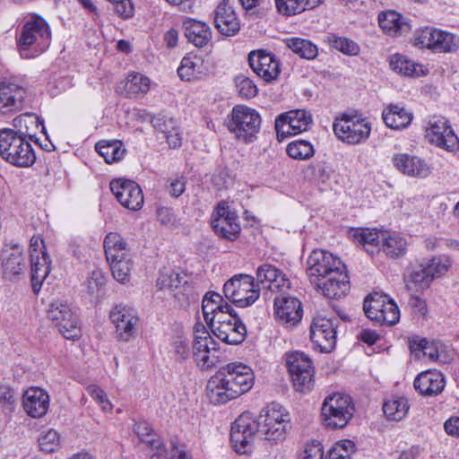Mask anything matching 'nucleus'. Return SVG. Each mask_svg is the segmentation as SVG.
Here are the masks:
<instances>
[{
  "instance_id": "obj_50",
  "label": "nucleus",
  "mask_w": 459,
  "mask_h": 459,
  "mask_svg": "<svg viewBox=\"0 0 459 459\" xmlns=\"http://www.w3.org/2000/svg\"><path fill=\"white\" fill-rule=\"evenodd\" d=\"M388 298L389 297L387 295L377 292L368 295L365 299L363 305V309L367 317L371 321L376 322L379 315L378 313L381 312V309Z\"/></svg>"
},
{
  "instance_id": "obj_62",
  "label": "nucleus",
  "mask_w": 459,
  "mask_h": 459,
  "mask_svg": "<svg viewBox=\"0 0 459 459\" xmlns=\"http://www.w3.org/2000/svg\"><path fill=\"white\" fill-rule=\"evenodd\" d=\"M440 30L433 28H425L420 31L415 38V45L429 48L435 51L436 39L438 37Z\"/></svg>"
},
{
  "instance_id": "obj_3",
  "label": "nucleus",
  "mask_w": 459,
  "mask_h": 459,
  "mask_svg": "<svg viewBox=\"0 0 459 459\" xmlns=\"http://www.w3.org/2000/svg\"><path fill=\"white\" fill-rule=\"evenodd\" d=\"M0 156L17 167H30L36 160L30 143L10 128L0 130Z\"/></svg>"
},
{
  "instance_id": "obj_57",
  "label": "nucleus",
  "mask_w": 459,
  "mask_h": 459,
  "mask_svg": "<svg viewBox=\"0 0 459 459\" xmlns=\"http://www.w3.org/2000/svg\"><path fill=\"white\" fill-rule=\"evenodd\" d=\"M184 276H181L178 273L174 271H164L161 272L160 277L157 280V284L160 289H178L182 284L186 283Z\"/></svg>"
},
{
  "instance_id": "obj_63",
  "label": "nucleus",
  "mask_w": 459,
  "mask_h": 459,
  "mask_svg": "<svg viewBox=\"0 0 459 459\" xmlns=\"http://www.w3.org/2000/svg\"><path fill=\"white\" fill-rule=\"evenodd\" d=\"M173 351L177 361L186 360L190 356L188 342L183 336H177L173 341Z\"/></svg>"
},
{
  "instance_id": "obj_29",
  "label": "nucleus",
  "mask_w": 459,
  "mask_h": 459,
  "mask_svg": "<svg viewBox=\"0 0 459 459\" xmlns=\"http://www.w3.org/2000/svg\"><path fill=\"white\" fill-rule=\"evenodd\" d=\"M22 406L31 418H41L49 408V395L39 387H30L23 394Z\"/></svg>"
},
{
  "instance_id": "obj_8",
  "label": "nucleus",
  "mask_w": 459,
  "mask_h": 459,
  "mask_svg": "<svg viewBox=\"0 0 459 459\" xmlns=\"http://www.w3.org/2000/svg\"><path fill=\"white\" fill-rule=\"evenodd\" d=\"M351 398L344 394L335 393L327 396L322 405V416L327 427L342 429L354 413Z\"/></svg>"
},
{
  "instance_id": "obj_38",
  "label": "nucleus",
  "mask_w": 459,
  "mask_h": 459,
  "mask_svg": "<svg viewBox=\"0 0 459 459\" xmlns=\"http://www.w3.org/2000/svg\"><path fill=\"white\" fill-rule=\"evenodd\" d=\"M103 247L107 261L130 255L127 244L117 232H109L104 238Z\"/></svg>"
},
{
  "instance_id": "obj_24",
  "label": "nucleus",
  "mask_w": 459,
  "mask_h": 459,
  "mask_svg": "<svg viewBox=\"0 0 459 459\" xmlns=\"http://www.w3.org/2000/svg\"><path fill=\"white\" fill-rule=\"evenodd\" d=\"M26 90L20 84L5 80L0 82V112L7 114L22 108Z\"/></svg>"
},
{
  "instance_id": "obj_51",
  "label": "nucleus",
  "mask_w": 459,
  "mask_h": 459,
  "mask_svg": "<svg viewBox=\"0 0 459 459\" xmlns=\"http://www.w3.org/2000/svg\"><path fill=\"white\" fill-rule=\"evenodd\" d=\"M422 264L432 281L445 275L452 264L450 258L446 255L435 256Z\"/></svg>"
},
{
  "instance_id": "obj_7",
  "label": "nucleus",
  "mask_w": 459,
  "mask_h": 459,
  "mask_svg": "<svg viewBox=\"0 0 459 459\" xmlns=\"http://www.w3.org/2000/svg\"><path fill=\"white\" fill-rule=\"evenodd\" d=\"M333 129L340 141L355 145L365 143L369 138L371 125L366 118L342 114L334 119Z\"/></svg>"
},
{
  "instance_id": "obj_30",
  "label": "nucleus",
  "mask_w": 459,
  "mask_h": 459,
  "mask_svg": "<svg viewBox=\"0 0 459 459\" xmlns=\"http://www.w3.org/2000/svg\"><path fill=\"white\" fill-rule=\"evenodd\" d=\"M446 379L444 375L437 370L421 372L414 379V388L422 395L436 396L445 388Z\"/></svg>"
},
{
  "instance_id": "obj_2",
  "label": "nucleus",
  "mask_w": 459,
  "mask_h": 459,
  "mask_svg": "<svg viewBox=\"0 0 459 459\" xmlns=\"http://www.w3.org/2000/svg\"><path fill=\"white\" fill-rule=\"evenodd\" d=\"M51 32L47 22L34 15L25 22L18 39L20 54L23 58H33L43 53L50 45Z\"/></svg>"
},
{
  "instance_id": "obj_42",
  "label": "nucleus",
  "mask_w": 459,
  "mask_h": 459,
  "mask_svg": "<svg viewBox=\"0 0 459 459\" xmlns=\"http://www.w3.org/2000/svg\"><path fill=\"white\" fill-rule=\"evenodd\" d=\"M95 149L108 164L120 161L126 154V149L121 141L101 140L96 143Z\"/></svg>"
},
{
  "instance_id": "obj_39",
  "label": "nucleus",
  "mask_w": 459,
  "mask_h": 459,
  "mask_svg": "<svg viewBox=\"0 0 459 459\" xmlns=\"http://www.w3.org/2000/svg\"><path fill=\"white\" fill-rule=\"evenodd\" d=\"M277 12L284 16H292L318 6L321 0H274Z\"/></svg>"
},
{
  "instance_id": "obj_56",
  "label": "nucleus",
  "mask_w": 459,
  "mask_h": 459,
  "mask_svg": "<svg viewBox=\"0 0 459 459\" xmlns=\"http://www.w3.org/2000/svg\"><path fill=\"white\" fill-rule=\"evenodd\" d=\"M329 42L333 48L345 55L357 56L359 53V45L348 38L333 35L329 39Z\"/></svg>"
},
{
  "instance_id": "obj_19",
  "label": "nucleus",
  "mask_w": 459,
  "mask_h": 459,
  "mask_svg": "<svg viewBox=\"0 0 459 459\" xmlns=\"http://www.w3.org/2000/svg\"><path fill=\"white\" fill-rule=\"evenodd\" d=\"M335 320L317 316L310 325V338L322 352H331L336 344Z\"/></svg>"
},
{
  "instance_id": "obj_45",
  "label": "nucleus",
  "mask_w": 459,
  "mask_h": 459,
  "mask_svg": "<svg viewBox=\"0 0 459 459\" xmlns=\"http://www.w3.org/2000/svg\"><path fill=\"white\" fill-rule=\"evenodd\" d=\"M380 247L387 256L396 258L406 253L407 242L403 237L397 234L387 236L385 234H382Z\"/></svg>"
},
{
  "instance_id": "obj_11",
  "label": "nucleus",
  "mask_w": 459,
  "mask_h": 459,
  "mask_svg": "<svg viewBox=\"0 0 459 459\" xmlns=\"http://www.w3.org/2000/svg\"><path fill=\"white\" fill-rule=\"evenodd\" d=\"M286 366L296 391L305 393L314 386V367L310 358L303 352L286 355Z\"/></svg>"
},
{
  "instance_id": "obj_10",
  "label": "nucleus",
  "mask_w": 459,
  "mask_h": 459,
  "mask_svg": "<svg viewBox=\"0 0 459 459\" xmlns=\"http://www.w3.org/2000/svg\"><path fill=\"white\" fill-rule=\"evenodd\" d=\"M261 433L259 422L248 412L240 414L231 425L230 442L238 454H247L254 446L255 437Z\"/></svg>"
},
{
  "instance_id": "obj_37",
  "label": "nucleus",
  "mask_w": 459,
  "mask_h": 459,
  "mask_svg": "<svg viewBox=\"0 0 459 459\" xmlns=\"http://www.w3.org/2000/svg\"><path fill=\"white\" fill-rule=\"evenodd\" d=\"M389 66L394 72L403 76L418 77L424 74L421 65L401 54H394L390 56Z\"/></svg>"
},
{
  "instance_id": "obj_23",
  "label": "nucleus",
  "mask_w": 459,
  "mask_h": 459,
  "mask_svg": "<svg viewBox=\"0 0 459 459\" xmlns=\"http://www.w3.org/2000/svg\"><path fill=\"white\" fill-rule=\"evenodd\" d=\"M4 276L15 280L26 268V261L22 247L18 244L5 245L1 254Z\"/></svg>"
},
{
  "instance_id": "obj_15",
  "label": "nucleus",
  "mask_w": 459,
  "mask_h": 459,
  "mask_svg": "<svg viewBox=\"0 0 459 459\" xmlns=\"http://www.w3.org/2000/svg\"><path fill=\"white\" fill-rule=\"evenodd\" d=\"M111 322L115 325L118 341L127 342L135 338L139 326L137 312L131 307L117 305L109 313Z\"/></svg>"
},
{
  "instance_id": "obj_35",
  "label": "nucleus",
  "mask_w": 459,
  "mask_h": 459,
  "mask_svg": "<svg viewBox=\"0 0 459 459\" xmlns=\"http://www.w3.org/2000/svg\"><path fill=\"white\" fill-rule=\"evenodd\" d=\"M13 125L14 133L24 137L26 140L33 139L39 126L42 131H45V127L39 120V117L32 113H25L16 117L13 121Z\"/></svg>"
},
{
  "instance_id": "obj_34",
  "label": "nucleus",
  "mask_w": 459,
  "mask_h": 459,
  "mask_svg": "<svg viewBox=\"0 0 459 459\" xmlns=\"http://www.w3.org/2000/svg\"><path fill=\"white\" fill-rule=\"evenodd\" d=\"M382 118L386 126L399 130L406 128L411 122L412 113L398 104H389L382 112Z\"/></svg>"
},
{
  "instance_id": "obj_52",
  "label": "nucleus",
  "mask_w": 459,
  "mask_h": 459,
  "mask_svg": "<svg viewBox=\"0 0 459 459\" xmlns=\"http://www.w3.org/2000/svg\"><path fill=\"white\" fill-rule=\"evenodd\" d=\"M459 49V36L440 30L436 39L435 52L455 53Z\"/></svg>"
},
{
  "instance_id": "obj_21",
  "label": "nucleus",
  "mask_w": 459,
  "mask_h": 459,
  "mask_svg": "<svg viewBox=\"0 0 459 459\" xmlns=\"http://www.w3.org/2000/svg\"><path fill=\"white\" fill-rule=\"evenodd\" d=\"M255 282L260 290L267 289L273 292H284L290 288V281L286 274L270 264H264L256 269Z\"/></svg>"
},
{
  "instance_id": "obj_28",
  "label": "nucleus",
  "mask_w": 459,
  "mask_h": 459,
  "mask_svg": "<svg viewBox=\"0 0 459 459\" xmlns=\"http://www.w3.org/2000/svg\"><path fill=\"white\" fill-rule=\"evenodd\" d=\"M214 24L224 36H234L239 31V20L228 1H222L217 5L214 11Z\"/></svg>"
},
{
  "instance_id": "obj_41",
  "label": "nucleus",
  "mask_w": 459,
  "mask_h": 459,
  "mask_svg": "<svg viewBox=\"0 0 459 459\" xmlns=\"http://www.w3.org/2000/svg\"><path fill=\"white\" fill-rule=\"evenodd\" d=\"M283 42L300 58L313 60L318 55L317 46L307 39L292 37L283 39Z\"/></svg>"
},
{
  "instance_id": "obj_9",
  "label": "nucleus",
  "mask_w": 459,
  "mask_h": 459,
  "mask_svg": "<svg viewBox=\"0 0 459 459\" xmlns=\"http://www.w3.org/2000/svg\"><path fill=\"white\" fill-rule=\"evenodd\" d=\"M225 297L238 307H246L258 299L260 289L255 278L249 274H237L228 280L223 286Z\"/></svg>"
},
{
  "instance_id": "obj_32",
  "label": "nucleus",
  "mask_w": 459,
  "mask_h": 459,
  "mask_svg": "<svg viewBox=\"0 0 459 459\" xmlns=\"http://www.w3.org/2000/svg\"><path fill=\"white\" fill-rule=\"evenodd\" d=\"M183 29L187 40L197 48L206 46L212 39L211 28L201 21L187 18L183 22Z\"/></svg>"
},
{
  "instance_id": "obj_26",
  "label": "nucleus",
  "mask_w": 459,
  "mask_h": 459,
  "mask_svg": "<svg viewBox=\"0 0 459 459\" xmlns=\"http://www.w3.org/2000/svg\"><path fill=\"white\" fill-rule=\"evenodd\" d=\"M315 284L329 299L342 298L350 290V281L345 267L333 271V273Z\"/></svg>"
},
{
  "instance_id": "obj_14",
  "label": "nucleus",
  "mask_w": 459,
  "mask_h": 459,
  "mask_svg": "<svg viewBox=\"0 0 459 459\" xmlns=\"http://www.w3.org/2000/svg\"><path fill=\"white\" fill-rule=\"evenodd\" d=\"M212 227L219 237L230 241L238 239L241 231L238 216L225 201L220 202L213 212Z\"/></svg>"
},
{
  "instance_id": "obj_60",
  "label": "nucleus",
  "mask_w": 459,
  "mask_h": 459,
  "mask_svg": "<svg viewBox=\"0 0 459 459\" xmlns=\"http://www.w3.org/2000/svg\"><path fill=\"white\" fill-rule=\"evenodd\" d=\"M153 453L150 459H190L185 451L178 450L175 444L172 446V455H169L165 448L162 440L159 446H152Z\"/></svg>"
},
{
  "instance_id": "obj_27",
  "label": "nucleus",
  "mask_w": 459,
  "mask_h": 459,
  "mask_svg": "<svg viewBox=\"0 0 459 459\" xmlns=\"http://www.w3.org/2000/svg\"><path fill=\"white\" fill-rule=\"evenodd\" d=\"M394 166L403 175L425 178L431 173V167L425 160L406 153H397L393 157Z\"/></svg>"
},
{
  "instance_id": "obj_47",
  "label": "nucleus",
  "mask_w": 459,
  "mask_h": 459,
  "mask_svg": "<svg viewBox=\"0 0 459 459\" xmlns=\"http://www.w3.org/2000/svg\"><path fill=\"white\" fill-rule=\"evenodd\" d=\"M133 431L139 440L146 444L150 448L152 446H159L160 444V437L146 420L136 421L134 424Z\"/></svg>"
},
{
  "instance_id": "obj_49",
  "label": "nucleus",
  "mask_w": 459,
  "mask_h": 459,
  "mask_svg": "<svg viewBox=\"0 0 459 459\" xmlns=\"http://www.w3.org/2000/svg\"><path fill=\"white\" fill-rule=\"evenodd\" d=\"M203 65V60L197 56H186L183 57L179 67L178 68V76L185 81H190L202 72L200 68Z\"/></svg>"
},
{
  "instance_id": "obj_22",
  "label": "nucleus",
  "mask_w": 459,
  "mask_h": 459,
  "mask_svg": "<svg viewBox=\"0 0 459 459\" xmlns=\"http://www.w3.org/2000/svg\"><path fill=\"white\" fill-rule=\"evenodd\" d=\"M248 63L252 70L267 82L275 80L280 74L279 62L265 50L252 51L248 55Z\"/></svg>"
},
{
  "instance_id": "obj_4",
  "label": "nucleus",
  "mask_w": 459,
  "mask_h": 459,
  "mask_svg": "<svg viewBox=\"0 0 459 459\" xmlns=\"http://www.w3.org/2000/svg\"><path fill=\"white\" fill-rule=\"evenodd\" d=\"M261 123V117L255 108L237 105L228 116L227 127L239 141L252 143L257 138Z\"/></svg>"
},
{
  "instance_id": "obj_44",
  "label": "nucleus",
  "mask_w": 459,
  "mask_h": 459,
  "mask_svg": "<svg viewBox=\"0 0 459 459\" xmlns=\"http://www.w3.org/2000/svg\"><path fill=\"white\" fill-rule=\"evenodd\" d=\"M409 403L404 397H394L386 400L383 404V411L389 420H402L409 411Z\"/></svg>"
},
{
  "instance_id": "obj_13",
  "label": "nucleus",
  "mask_w": 459,
  "mask_h": 459,
  "mask_svg": "<svg viewBox=\"0 0 459 459\" xmlns=\"http://www.w3.org/2000/svg\"><path fill=\"white\" fill-rule=\"evenodd\" d=\"M48 318L58 328L65 339L80 338L81 328L78 316L67 302L63 300L52 302L48 310Z\"/></svg>"
},
{
  "instance_id": "obj_33",
  "label": "nucleus",
  "mask_w": 459,
  "mask_h": 459,
  "mask_svg": "<svg viewBox=\"0 0 459 459\" xmlns=\"http://www.w3.org/2000/svg\"><path fill=\"white\" fill-rule=\"evenodd\" d=\"M51 259L48 252L40 255H30L31 286L35 293H38L41 285L50 272Z\"/></svg>"
},
{
  "instance_id": "obj_18",
  "label": "nucleus",
  "mask_w": 459,
  "mask_h": 459,
  "mask_svg": "<svg viewBox=\"0 0 459 459\" xmlns=\"http://www.w3.org/2000/svg\"><path fill=\"white\" fill-rule=\"evenodd\" d=\"M111 192L124 207L138 211L143 204V195L140 186L133 180L117 178L109 184Z\"/></svg>"
},
{
  "instance_id": "obj_6",
  "label": "nucleus",
  "mask_w": 459,
  "mask_h": 459,
  "mask_svg": "<svg viewBox=\"0 0 459 459\" xmlns=\"http://www.w3.org/2000/svg\"><path fill=\"white\" fill-rule=\"evenodd\" d=\"M218 343L202 323L194 325L193 358L202 370H209L219 362Z\"/></svg>"
},
{
  "instance_id": "obj_59",
  "label": "nucleus",
  "mask_w": 459,
  "mask_h": 459,
  "mask_svg": "<svg viewBox=\"0 0 459 459\" xmlns=\"http://www.w3.org/2000/svg\"><path fill=\"white\" fill-rule=\"evenodd\" d=\"M38 441L42 451L51 453L59 446L60 437L56 430L50 429L42 432Z\"/></svg>"
},
{
  "instance_id": "obj_61",
  "label": "nucleus",
  "mask_w": 459,
  "mask_h": 459,
  "mask_svg": "<svg viewBox=\"0 0 459 459\" xmlns=\"http://www.w3.org/2000/svg\"><path fill=\"white\" fill-rule=\"evenodd\" d=\"M235 85L238 95L244 99L254 98L258 92L256 85L245 75L237 76L235 78Z\"/></svg>"
},
{
  "instance_id": "obj_53",
  "label": "nucleus",
  "mask_w": 459,
  "mask_h": 459,
  "mask_svg": "<svg viewBox=\"0 0 459 459\" xmlns=\"http://www.w3.org/2000/svg\"><path fill=\"white\" fill-rule=\"evenodd\" d=\"M376 323L379 325H394L399 322L400 310L396 303L390 298L387 299L381 312L378 313Z\"/></svg>"
},
{
  "instance_id": "obj_20",
  "label": "nucleus",
  "mask_w": 459,
  "mask_h": 459,
  "mask_svg": "<svg viewBox=\"0 0 459 459\" xmlns=\"http://www.w3.org/2000/svg\"><path fill=\"white\" fill-rule=\"evenodd\" d=\"M426 137L431 143L448 152H454L459 147L458 137L443 117L429 122V126L426 130Z\"/></svg>"
},
{
  "instance_id": "obj_64",
  "label": "nucleus",
  "mask_w": 459,
  "mask_h": 459,
  "mask_svg": "<svg viewBox=\"0 0 459 459\" xmlns=\"http://www.w3.org/2000/svg\"><path fill=\"white\" fill-rule=\"evenodd\" d=\"M153 126L165 135L178 128L177 121L166 115H158L152 119Z\"/></svg>"
},
{
  "instance_id": "obj_54",
  "label": "nucleus",
  "mask_w": 459,
  "mask_h": 459,
  "mask_svg": "<svg viewBox=\"0 0 459 459\" xmlns=\"http://www.w3.org/2000/svg\"><path fill=\"white\" fill-rule=\"evenodd\" d=\"M113 277L119 282L129 281L130 272L132 269L131 256H124L117 260H108Z\"/></svg>"
},
{
  "instance_id": "obj_36",
  "label": "nucleus",
  "mask_w": 459,
  "mask_h": 459,
  "mask_svg": "<svg viewBox=\"0 0 459 459\" xmlns=\"http://www.w3.org/2000/svg\"><path fill=\"white\" fill-rule=\"evenodd\" d=\"M406 289L411 291H419L428 289L432 282L423 264L412 265L407 269L404 274Z\"/></svg>"
},
{
  "instance_id": "obj_5",
  "label": "nucleus",
  "mask_w": 459,
  "mask_h": 459,
  "mask_svg": "<svg viewBox=\"0 0 459 459\" xmlns=\"http://www.w3.org/2000/svg\"><path fill=\"white\" fill-rule=\"evenodd\" d=\"M257 422L261 434L266 440H283L290 429V413L277 403H272L263 409Z\"/></svg>"
},
{
  "instance_id": "obj_16",
  "label": "nucleus",
  "mask_w": 459,
  "mask_h": 459,
  "mask_svg": "<svg viewBox=\"0 0 459 459\" xmlns=\"http://www.w3.org/2000/svg\"><path fill=\"white\" fill-rule=\"evenodd\" d=\"M312 124L311 115L304 109L290 110L275 119V130L279 141L290 135L307 131Z\"/></svg>"
},
{
  "instance_id": "obj_1",
  "label": "nucleus",
  "mask_w": 459,
  "mask_h": 459,
  "mask_svg": "<svg viewBox=\"0 0 459 459\" xmlns=\"http://www.w3.org/2000/svg\"><path fill=\"white\" fill-rule=\"evenodd\" d=\"M254 380L250 367L241 362L229 363L208 380L206 394L211 403L223 404L249 391Z\"/></svg>"
},
{
  "instance_id": "obj_12",
  "label": "nucleus",
  "mask_w": 459,
  "mask_h": 459,
  "mask_svg": "<svg viewBox=\"0 0 459 459\" xmlns=\"http://www.w3.org/2000/svg\"><path fill=\"white\" fill-rule=\"evenodd\" d=\"M286 366L296 391L305 393L314 386V367L310 358L303 352L286 355Z\"/></svg>"
},
{
  "instance_id": "obj_46",
  "label": "nucleus",
  "mask_w": 459,
  "mask_h": 459,
  "mask_svg": "<svg viewBox=\"0 0 459 459\" xmlns=\"http://www.w3.org/2000/svg\"><path fill=\"white\" fill-rule=\"evenodd\" d=\"M150 90V79L141 74H129L125 91L129 98H137L140 94H145Z\"/></svg>"
},
{
  "instance_id": "obj_43",
  "label": "nucleus",
  "mask_w": 459,
  "mask_h": 459,
  "mask_svg": "<svg viewBox=\"0 0 459 459\" xmlns=\"http://www.w3.org/2000/svg\"><path fill=\"white\" fill-rule=\"evenodd\" d=\"M202 309L205 321L209 324L211 316H216L221 309H230V304L225 301L221 295L216 292H208L203 299Z\"/></svg>"
},
{
  "instance_id": "obj_40",
  "label": "nucleus",
  "mask_w": 459,
  "mask_h": 459,
  "mask_svg": "<svg viewBox=\"0 0 459 459\" xmlns=\"http://www.w3.org/2000/svg\"><path fill=\"white\" fill-rule=\"evenodd\" d=\"M378 23L382 30L389 35L403 33L409 25L403 21V17L394 12L388 11L378 15Z\"/></svg>"
},
{
  "instance_id": "obj_25",
  "label": "nucleus",
  "mask_w": 459,
  "mask_h": 459,
  "mask_svg": "<svg viewBox=\"0 0 459 459\" xmlns=\"http://www.w3.org/2000/svg\"><path fill=\"white\" fill-rule=\"evenodd\" d=\"M274 313L282 325H294L302 317L301 302L294 297L282 294L274 299Z\"/></svg>"
},
{
  "instance_id": "obj_17",
  "label": "nucleus",
  "mask_w": 459,
  "mask_h": 459,
  "mask_svg": "<svg viewBox=\"0 0 459 459\" xmlns=\"http://www.w3.org/2000/svg\"><path fill=\"white\" fill-rule=\"evenodd\" d=\"M307 264V274L312 283L324 280L333 271L344 268V264L338 257L330 252L320 249L311 252Z\"/></svg>"
},
{
  "instance_id": "obj_55",
  "label": "nucleus",
  "mask_w": 459,
  "mask_h": 459,
  "mask_svg": "<svg viewBox=\"0 0 459 459\" xmlns=\"http://www.w3.org/2000/svg\"><path fill=\"white\" fill-rule=\"evenodd\" d=\"M286 151L288 155L295 160H307L315 153L313 145L305 140L291 142Z\"/></svg>"
},
{
  "instance_id": "obj_58",
  "label": "nucleus",
  "mask_w": 459,
  "mask_h": 459,
  "mask_svg": "<svg viewBox=\"0 0 459 459\" xmlns=\"http://www.w3.org/2000/svg\"><path fill=\"white\" fill-rule=\"evenodd\" d=\"M354 450L355 444L352 441H340L330 449L327 459H350Z\"/></svg>"
},
{
  "instance_id": "obj_31",
  "label": "nucleus",
  "mask_w": 459,
  "mask_h": 459,
  "mask_svg": "<svg viewBox=\"0 0 459 459\" xmlns=\"http://www.w3.org/2000/svg\"><path fill=\"white\" fill-rule=\"evenodd\" d=\"M212 333L227 344L237 345L244 342L247 328L241 319L211 328Z\"/></svg>"
},
{
  "instance_id": "obj_48",
  "label": "nucleus",
  "mask_w": 459,
  "mask_h": 459,
  "mask_svg": "<svg viewBox=\"0 0 459 459\" xmlns=\"http://www.w3.org/2000/svg\"><path fill=\"white\" fill-rule=\"evenodd\" d=\"M382 234L384 233L375 229H359L354 232L353 236L363 246L371 247L366 248L368 253L374 254L375 250H380L379 247L381 245Z\"/></svg>"
}]
</instances>
